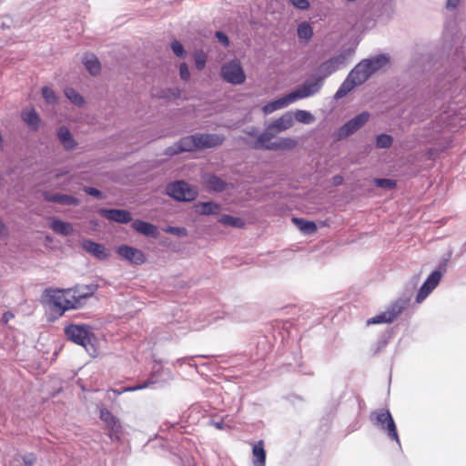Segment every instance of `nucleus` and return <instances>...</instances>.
<instances>
[{
    "mask_svg": "<svg viewBox=\"0 0 466 466\" xmlns=\"http://www.w3.org/2000/svg\"><path fill=\"white\" fill-rule=\"evenodd\" d=\"M291 115L293 116L294 122L297 121L300 124L311 125L316 121L315 116L308 110L297 109L291 111Z\"/></svg>",
    "mask_w": 466,
    "mask_h": 466,
    "instance_id": "nucleus-27",
    "label": "nucleus"
},
{
    "mask_svg": "<svg viewBox=\"0 0 466 466\" xmlns=\"http://www.w3.org/2000/svg\"><path fill=\"white\" fill-rule=\"evenodd\" d=\"M66 337L76 344L85 348L91 342V333L87 327L71 325L66 329Z\"/></svg>",
    "mask_w": 466,
    "mask_h": 466,
    "instance_id": "nucleus-10",
    "label": "nucleus"
},
{
    "mask_svg": "<svg viewBox=\"0 0 466 466\" xmlns=\"http://www.w3.org/2000/svg\"><path fill=\"white\" fill-rule=\"evenodd\" d=\"M204 182L208 187L215 191H223L227 189L228 184L221 180L219 177L213 175H207L204 177Z\"/></svg>",
    "mask_w": 466,
    "mask_h": 466,
    "instance_id": "nucleus-31",
    "label": "nucleus"
},
{
    "mask_svg": "<svg viewBox=\"0 0 466 466\" xmlns=\"http://www.w3.org/2000/svg\"><path fill=\"white\" fill-rule=\"evenodd\" d=\"M374 420L376 425L380 426L381 429L387 431L388 435L395 440L397 442H400L397 431H396V425L394 423V420L389 412V410H380L378 412H375L373 414Z\"/></svg>",
    "mask_w": 466,
    "mask_h": 466,
    "instance_id": "nucleus-11",
    "label": "nucleus"
},
{
    "mask_svg": "<svg viewBox=\"0 0 466 466\" xmlns=\"http://www.w3.org/2000/svg\"><path fill=\"white\" fill-rule=\"evenodd\" d=\"M252 454L254 466H265L266 451L262 441L253 446Z\"/></svg>",
    "mask_w": 466,
    "mask_h": 466,
    "instance_id": "nucleus-28",
    "label": "nucleus"
},
{
    "mask_svg": "<svg viewBox=\"0 0 466 466\" xmlns=\"http://www.w3.org/2000/svg\"><path fill=\"white\" fill-rule=\"evenodd\" d=\"M371 74L369 70V66L363 60L360 61L355 67L350 72L347 78L341 84L339 88L335 93L334 98L340 99L347 96L356 86L365 83Z\"/></svg>",
    "mask_w": 466,
    "mask_h": 466,
    "instance_id": "nucleus-2",
    "label": "nucleus"
},
{
    "mask_svg": "<svg viewBox=\"0 0 466 466\" xmlns=\"http://www.w3.org/2000/svg\"><path fill=\"white\" fill-rule=\"evenodd\" d=\"M80 247L99 260H106L110 256L109 251L105 246L89 239L81 240Z\"/></svg>",
    "mask_w": 466,
    "mask_h": 466,
    "instance_id": "nucleus-13",
    "label": "nucleus"
},
{
    "mask_svg": "<svg viewBox=\"0 0 466 466\" xmlns=\"http://www.w3.org/2000/svg\"><path fill=\"white\" fill-rule=\"evenodd\" d=\"M49 228L56 234L67 237L74 233V227L71 223L61 220L57 218H49Z\"/></svg>",
    "mask_w": 466,
    "mask_h": 466,
    "instance_id": "nucleus-21",
    "label": "nucleus"
},
{
    "mask_svg": "<svg viewBox=\"0 0 466 466\" xmlns=\"http://www.w3.org/2000/svg\"><path fill=\"white\" fill-rule=\"evenodd\" d=\"M53 202L58 203L63 206H78L80 204V200L72 196V195H66V194H55Z\"/></svg>",
    "mask_w": 466,
    "mask_h": 466,
    "instance_id": "nucleus-33",
    "label": "nucleus"
},
{
    "mask_svg": "<svg viewBox=\"0 0 466 466\" xmlns=\"http://www.w3.org/2000/svg\"><path fill=\"white\" fill-rule=\"evenodd\" d=\"M221 78L233 86H239L246 82L247 76L239 59L233 58L226 61L220 69Z\"/></svg>",
    "mask_w": 466,
    "mask_h": 466,
    "instance_id": "nucleus-5",
    "label": "nucleus"
},
{
    "mask_svg": "<svg viewBox=\"0 0 466 466\" xmlns=\"http://www.w3.org/2000/svg\"><path fill=\"white\" fill-rule=\"evenodd\" d=\"M393 143V138L388 134L378 135L375 138V146L377 148H389Z\"/></svg>",
    "mask_w": 466,
    "mask_h": 466,
    "instance_id": "nucleus-37",
    "label": "nucleus"
},
{
    "mask_svg": "<svg viewBox=\"0 0 466 466\" xmlns=\"http://www.w3.org/2000/svg\"><path fill=\"white\" fill-rule=\"evenodd\" d=\"M275 134L267 126L264 132L260 133L255 140H248V144L255 149L272 150Z\"/></svg>",
    "mask_w": 466,
    "mask_h": 466,
    "instance_id": "nucleus-14",
    "label": "nucleus"
},
{
    "mask_svg": "<svg viewBox=\"0 0 466 466\" xmlns=\"http://www.w3.org/2000/svg\"><path fill=\"white\" fill-rule=\"evenodd\" d=\"M84 191L86 193H87L88 195L93 196L96 198H100V199L104 198L102 192L96 188L90 187H85Z\"/></svg>",
    "mask_w": 466,
    "mask_h": 466,
    "instance_id": "nucleus-45",
    "label": "nucleus"
},
{
    "mask_svg": "<svg viewBox=\"0 0 466 466\" xmlns=\"http://www.w3.org/2000/svg\"><path fill=\"white\" fill-rule=\"evenodd\" d=\"M332 181H333L334 185L339 186V185H340L342 183L343 177L341 176H335L332 178Z\"/></svg>",
    "mask_w": 466,
    "mask_h": 466,
    "instance_id": "nucleus-49",
    "label": "nucleus"
},
{
    "mask_svg": "<svg viewBox=\"0 0 466 466\" xmlns=\"http://www.w3.org/2000/svg\"><path fill=\"white\" fill-rule=\"evenodd\" d=\"M294 126L293 116L291 111H288L281 115L279 117L273 120L268 125L269 130H272L274 134L282 133L290 129Z\"/></svg>",
    "mask_w": 466,
    "mask_h": 466,
    "instance_id": "nucleus-17",
    "label": "nucleus"
},
{
    "mask_svg": "<svg viewBox=\"0 0 466 466\" xmlns=\"http://www.w3.org/2000/svg\"><path fill=\"white\" fill-rule=\"evenodd\" d=\"M319 84L317 82L304 83L290 93L266 104L262 107V112L265 115H269L275 111L288 107L298 100L311 96L319 92Z\"/></svg>",
    "mask_w": 466,
    "mask_h": 466,
    "instance_id": "nucleus-1",
    "label": "nucleus"
},
{
    "mask_svg": "<svg viewBox=\"0 0 466 466\" xmlns=\"http://www.w3.org/2000/svg\"><path fill=\"white\" fill-rule=\"evenodd\" d=\"M100 418L106 424L108 429L116 431H118L119 423L110 411L105 409L101 410Z\"/></svg>",
    "mask_w": 466,
    "mask_h": 466,
    "instance_id": "nucleus-36",
    "label": "nucleus"
},
{
    "mask_svg": "<svg viewBox=\"0 0 466 466\" xmlns=\"http://www.w3.org/2000/svg\"><path fill=\"white\" fill-rule=\"evenodd\" d=\"M351 56L350 51H343L339 53V55H336L329 58V60L323 62L318 68L317 76H314L311 79L307 80L305 83H319V90L323 85V81L325 78H327L329 75L339 69L341 66H343L350 56Z\"/></svg>",
    "mask_w": 466,
    "mask_h": 466,
    "instance_id": "nucleus-4",
    "label": "nucleus"
},
{
    "mask_svg": "<svg viewBox=\"0 0 466 466\" xmlns=\"http://www.w3.org/2000/svg\"><path fill=\"white\" fill-rule=\"evenodd\" d=\"M66 97L75 106L78 107L84 106L85 98L74 88L66 87L64 91Z\"/></svg>",
    "mask_w": 466,
    "mask_h": 466,
    "instance_id": "nucleus-35",
    "label": "nucleus"
},
{
    "mask_svg": "<svg viewBox=\"0 0 466 466\" xmlns=\"http://www.w3.org/2000/svg\"><path fill=\"white\" fill-rule=\"evenodd\" d=\"M46 302L53 309L63 315L68 309H76V300H74L73 290L67 289H46L45 291Z\"/></svg>",
    "mask_w": 466,
    "mask_h": 466,
    "instance_id": "nucleus-3",
    "label": "nucleus"
},
{
    "mask_svg": "<svg viewBox=\"0 0 466 466\" xmlns=\"http://www.w3.org/2000/svg\"><path fill=\"white\" fill-rule=\"evenodd\" d=\"M167 194L179 201H190L196 198V191L185 182H176L167 187Z\"/></svg>",
    "mask_w": 466,
    "mask_h": 466,
    "instance_id": "nucleus-12",
    "label": "nucleus"
},
{
    "mask_svg": "<svg viewBox=\"0 0 466 466\" xmlns=\"http://www.w3.org/2000/svg\"><path fill=\"white\" fill-rule=\"evenodd\" d=\"M132 228L147 237L157 238L158 235L157 228L155 225L140 219L133 221Z\"/></svg>",
    "mask_w": 466,
    "mask_h": 466,
    "instance_id": "nucleus-22",
    "label": "nucleus"
},
{
    "mask_svg": "<svg viewBox=\"0 0 466 466\" xmlns=\"http://www.w3.org/2000/svg\"><path fill=\"white\" fill-rule=\"evenodd\" d=\"M25 463L28 465V466H31L34 464L35 462V457L34 456H29L28 459L25 460Z\"/></svg>",
    "mask_w": 466,
    "mask_h": 466,
    "instance_id": "nucleus-52",
    "label": "nucleus"
},
{
    "mask_svg": "<svg viewBox=\"0 0 466 466\" xmlns=\"http://www.w3.org/2000/svg\"><path fill=\"white\" fill-rule=\"evenodd\" d=\"M196 67L199 70L203 69L207 63V56L203 51H196L193 55Z\"/></svg>",
    "mask_w": 466,
    "mask_h": 466,
    "instance_id": "nucleus-39",
    "label": "nucleus"
},
{
    "mask_svg": "<svg viewBox=\"0 0 466 466\" xmlns=\"http://www.w3.org/2000/svg\"><path fill=\"white\" fill-rule=\"evenodd\" d=\"M440 280L441 273L439 271L432 272L420 288L416 299L417 302L420 303L436 288Z\"/></svg>",
    "mask_w": 466,
    "mask_h": 466,
    "instance_id": "nucleus-19",
    "label": "nucleus"
},
{
    "mask_svg": "<svg viewBox=\"0 0 466 466\" xmlns=\"http://www.w3.org/2000/svg\"><path fill=\"white\" fill-rule=\"evenodd\" d=\"M58 144L66 152H72L79 148V142L75 137L68 127L62 125L56 131Z\"/></svg>",
    "mask_w": 466,
    "mask_h": 466,
    "instance_id": "nucleus-8",
    "label": "nucleus"
},
{
    "mask_svg": "<svg viewBox=\"0 0 466 466\" xmlns=\"http://www.w3.org/2000/svg\"><path fill=\"white\" fill-rule=\"evenodd\" d=\"M198 149L212 148L220 146L225 137L219 134H196Z\"/></svg>",
    "mask_w": 466,
    "mask_h": 466,
    "instance_id": "nucleus-15",
    "label": "nucleus"
},
{
    "mask_svg": "<svg viewBox=\"0 0 466 466\" xmlns=\"http://www.w3.org/2000/svg\"><path fill=\"white\" fill-rule=\"evenodd\" d=\"M108 220L117 223H128L132 220L129 211L124 209H101L99 211Z\"/></svg>",
    "mask_w": 466,
    "mask_h": 466,
    "instance_id": "nucleus-20",
    "label": "nucleus"
},
{
    "mask_svg": "<svg viewBox=\"0 0 466 466\" xmlns=\"http://www.w3.org/2000/svg\"><path fill=\"white\" fill-rule=\"evenodd\" d=\"M70 289L73 290L74 300H76V309H79L84 305L86 299L94 295L96 290V287L95 285H85L77 286Z\"/></svg>",
    "mask_w": 466,
    "mask_h": 466,
    "instance_id": "nucleus-18",
    "label": "nucleus"
},
{
    "mask_svg": "<svg viewBox=\"0 0 466 466\" xmlns=\"http://www.w3.org/2000/svg\"><path fill=\"white\" fill-rule=\"evenodd\" d=\"M195 209L199 215H211L218 214L220 211V207L214 202H200L195 206Z\"/></svg>",
    "mask_w": 466,
    "mask_h": 466,
    "instance_id": "nucleus-30",
    "label": "nucleus"
},
{
    "mask_svg": "<svg viewBox=\"0 0 466 466\" xmlns=\"http://www.w3.org/2000/svg\"><path fill=\"white\" fill-rule=\"evenodd\" d=\"M461 0H447L446 8L449 10H454L459 5Z\"/></svg>",
    "mask_w": 466,
    "mask_h": 466,
    "instance_id": "nucleus-48",
    "label": "nucleus"
},
{
    "mask_svg": "<svg viewBox=\"0 0 466 466\" xmlns=\"http://www.w3.org/2000/svg\"><path fill=\"white\" fill-rule=\"evenodd\" d=\"M116 253L121 259L133 265H142L147 260L146 255L142 250L128 245L117 247Z\"/></svg>",
    "mask_w": 466,
    "mask_h": 466,
    "instance_id": "nucleus-9",
    "label": "nucleus"
},
{
    "mask_svg": "<svg viewBox=\"0 0 466 466\" xmlns=\"http://www.w3.org/2000/svg\"><path fill=\"white\" fill-rule=\"evenodd\" d=\"M54 195H55V194H50V193H48V192H45V193L43 194L45 200L49 201V202H53V199H52V198H54Z\"/></svg>",
    "mask_w": 466,
    "mask_h": 466,
    "instance_id": "nucleus-51",
    "label": "nucleus"
},
{
    "mask_svg": "<svg viewBox=\"0 0 466 466\" xmlns=\"http://www.w3.org/2000/svg\"><path fill=\"white\" fill-rule=\"evenodd\" d=\"M406 300L400 299L393 303L386 311L379 314L367 321L368 325L379 323H390L393 321L405 309Z\"/></svg>",
    "mask_w": 466,
    "mask_h": 466,
    "instance_id": "nucleus-7",
    "label": "nucleus"
},
{
    "mask_svg": "<svg viewBox=\"0 0 466 466\" xmlns=\"http://www.w3.org/2000/svg\"><path fill=\"white\" fill-rule=\"evenodd\" d=\"M164 231L177 237H186L187 235V228L180 227H167Z\"/></svg>",
    "mask_w": 466,
    "mask_h": 466,
    "instance_id": "nucleus-42",
    "label": "nucleus"
},
{
    "mask_svg": "<svg viewBox=\"0 0 466 466\" xmlns=\"http://www.w3.org/2000/svg\"><path fill=\"white\" fill-rule=\"evenodd\" d=\"M41 93H42L43 98L45 99V101L47 104H50V105H56V104H58V96L54 92V90H52L50 87L44 86L42 88Z\"/></svg>",
    "mask_w": 466,
    "mask_h": 466,
    "instance_id": "nucleus-38",
    "label": "nucleus"
},
{
    "mask_svg": "<svg viewBox=\"0 0 466 466\" xmlns=\"http://www.w3.org/2000/svg\"><path fill=\"white\" fill-rule=\"evenodd\" d=\"M83 64L86 69L92 76H97L101 72V64L98 58L93 54H86L83 57Z\"/></svg>",
    "mask_w": 466,
    "mask_h": 466,
    "instance_id": "nucleus-24",
    "label": "nucleus"
},
{
    "mask_svg": "<svg viewBox=\"0 0 466 466\" xmlns=\"http://www.w3.org/2000/svg\"><path fill=\"white\" fill-rule=\"evenodd\" d=\"M297 34L301 42L308 43L313 35V28L309 23L303 22L298 25Z\"/></svg>",
    "mask_w": 466,
    "mask_h": 466,
    "instance_id": "nucleus-32",
    "label": "nucleus"
},
{
    "mask_svg": "<svg viewBox=\"0 0 466 466\" xmlns=\"http://www.w3.org/2000/svg\"><path fill=\"white\" fill-rule=\"evenodd\" d=\"M370 114L367 111L361 112L351 119L348 120L334 132V138L337 141L346 139L363 127L370 120Z\"/></svg>",
    "mask_w": 466,
    "mask_h": 466,
    "instance_id": "nucleus-6",
    "label": "nucleus"
},
{
    "mask_svg": "<svg viewBox=\"0 0 466 466\" xmlns=\"http://www.w3.org/2000/svg\"><path fill=\"white\" fill-rule=\"evenodd\" d=\"M246 135L249 137L248 140H252L251 138H254V140L257 138V137L259 135L258 131L255 127H250L245 131Z\"/></svg>",
    "mask_w": 466,
    "mask_h": 466,
    "instance_id": "nucleus-47",
    "label": "nucleus"
},
{
    "mask_svg": "<svg viewBox=\"0 0 466 466\" xmlns=\"http://www.w3.org/2000/svg\"><path fill=\"white\" fill-rule=\"evenodd\" d=\"M373 182L377 187L382 188L391 189L394 188L396 186L395 181L387 178H375Z\"/></svg>",
    "mask_w": 466,
    "mask_h": 466,
    "instance_id": "nucleus-40",
    "label": "nucleus"
},
{
    "mask_svg": "<svg viewBox=\"0 0 466 466\" xmlns=\"http://www.w3.org/2000/svg\"><path fill=\"white\" fill-rule=\"evenodd\" d=\"M291 221L304 234H313L317 230V226L313 221L299 218H292Z\"/></svg>",
    "mask_w": 466,
    "mask_h": 466,
    "instance_id": "nucleus-29",
    "label": "nucleus"
},
{
    "mask_svg": "<svg viewBox=\"0 0 466 466\" xmlns=\"http://www.w3.org/2000/svg\"><path fill=\"white\" fill-rule=\"evenodd\" d=\"M363 61L368 64L369 70L372 75L377 71L388 66L390 64V57L387 55H379L369 59H364Z\"/></svg>",
    "mask_w": 466,
    "mask_h": 466,
    "instance_id": "nucleus-23",
    "label": "nucleus"
},
{
    "mask_svg": "<svg viewBox=\"0 0 466 466\" xmlns=\"http://www.w3.org/2000/svg\"><path fill=\"white\" fill-rule=\"evenodd\" d=\"M177 147V149L176 150V153L198 150L196 134L181 138Z\"/></svg>",
    "mask_w": 466,
    "mask_h": 466,
    "instance_id": "nucleus-26",
    "label": "nucleus"
},
{
    "mask_svg": "<svg viewBox=\"0 0 466 466\" xmlns=\"http://www.w3.org/2000/svg\"><path fill=\"white\" fill-rule=\"evenodd\" d=\"M14 318V314L11 312H6L3 315L2 320H5V322H8L9 319Z\"/></svg>",
    "mask_w": 466,
    "mask_h": 466,
    "instance_id": "nucleus-50",
    "label": "nucleus"
},
{
    "mask_svg": "<svg viewBox=\"0 0 466 466\" xmlns=\"http://www.w3.org/2000/svg\"><path fill=\"white\" fill-rule=\"evenodd\" d=\"M216 36L224 46L227 47L229 46V39L223 32L218 31Z\"/></svg>",
    "mask_w": 466,
    "mask_h": 466,
    "instance_id": "nucleus-46",
    "label": "nucleus"
},
{
    "mask_svg": "<svg viewBox=\"0 0 466 466\" xmlns=\"http://www.w3.org/2000/svg\"><path fill=\"white\" fill-rule=\"evenodd\" d=\"M298 146V141L289 137H279L274 140L272 151L291 150Z\"/></svg>",
    "mask_w": 466,
    "mask_h": 466,
    "instance_id": "nucleus-25",
    "label": "nucleus"
},
{
    "mask_svg": "<svg viewBox=\"0 0 466 466\" xmlns=\"http://www.w3.org/2000/svg\"><path fill=\"white\" fill-rule=\"evenodd\" d=\"M218 222L224 226L232 227L236 228H243L246 225L245 221L242 218L229 215H222L218 218Z\"/></svg>",
    "mask_w": 466,
    "mask_h": 466,
    "instance_id": "nucleus-34",
    "label": "nucleus"
},
{
    "mask_svg": "<svg viewBox=\"0 0 466 466\" xmlns=\"http://www.w3.org/2000/svg\"><path fill=\"white\" fill-rule=\"evenodd\" d=\"M179 76L184 81H188L190 79L189 68L186 63H181L179 65Z\"/></svg>",
    "mask_w": 466,
    "mask_h": 466,
    "instance_id": "nucleus-43",
    "label": "nucleus"
},
{
    "mask_svg": "<svg viewBox=\"0 0 466 466\" xmlns=\"http://www.w3.org/2000/svg\"><path fill=\"white\" fill-rule=\"evenodd\" d=\"M144 388H145V386H137L135 388L126 389L125 390H140V389H144Z\"/></svg>",
    "mask_w": 466,
    "mask_h": 466,
    "instance_id": "nucleus-53",
    "label": "nucleus"
},
{
    "mask_svg": "<svg viewBox=\"0 0 466 466\" xmlns=\"http://www.w3.org/2000/svg\"><path fill=\"white\" fill-rule=\"evenodd\" d=\"M21 117L31 131L36 132L43 126V121L39 114L32 106L25 107L21 113Z\"/></svg>",
    "mask_w": 466,
    "mask_h": 466,
    "instance_id": "nucleus-16",
    "label": "nucleus"
},
{
    "mask_svg": "<svg viewBox=\"0 0 466 466\" xmlns=\"http://www.w3.org/2000/svg\"><path fill=\"white\" fill-rule=\"evenodd\" d=\"M171 49L177 57L182 58L186 56V51L184 49L183 45L177 40H174L171 43Z\"/></svg>",
    "mask_w": 466,
    "mask_h": 466,
    "instance_id": "nucleus-41",
    "label": "nucleus"
},
{
    "mask_svg": "<svg viewBox=\"0 0 466 466\" xmlns=\"http://www.w3.org/2000/svg\"><path fill=\"white\" fill-rule=\"evenodd\" d=\"M291 4L300 9V10H306L309 7V2L308 0H290Z\"/></svg>",
    "mask_w": 466,
    "mask_h": 466,
    "instance_id": "nucleus-44",
    "label": "nucleus"
}]
</instances>
